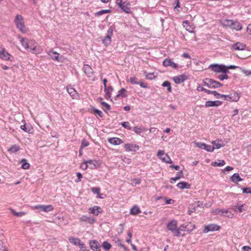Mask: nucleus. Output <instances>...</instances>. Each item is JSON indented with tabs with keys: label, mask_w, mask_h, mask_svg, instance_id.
Wrapping results in <instances>:
<instances>
[{
	"label": "nucleus",
	"mask_w": 251,
	"mask_h": 251,
	"mask_svg": "<svg viewBox=\"0 0 251 251\" xmlns=\"http://www.w3.org/2000/svg\"><path fill=\"white\" fill-rule=\"evenodd\" d=\"M177 226V221L175 220H172L168 223L167 228L173 233L174 236L179 237L181 234L180 229H178Z\"/></svg>",
	"instance_id": "f257e3e1"
},
{
	"label": "nucleus",
	"mask_w": 251,
	"mask_h": 251,
	"mask_svg": "<svg viewBox=\"0 0 251 251\" xmlns=\"http://www.w3.org/2000/svg\"><path fill=\"white\" fill-rule=\"evenodd\" d=\"M219 96H216V99L222 98L226 100H230L232 101H237L240 99V96L236 93H231L229 95H226L220 94L218 93Z\"/></svg>",
	"instance_id": "f03ea898"
},
{
	"label": "nucleus",
	"mask_w": 251,
	"mask_h": 251,
	"mask_svg": "<svg viewBox=\"0 0 251 251\" xmlns=\"http://www.w3.org/2000/svg\"><path fill=\"white\" fill-rule=\"evenodd\" d=\"M204 85L209 88H217L222 86V84L211 78H205L203 80Z\"/></svg>",
	"instance_id": "7ed1b4c3"
},
{
	"label": "nucleus",
	"mask_w": 251,
	"mask_h": 251,
	"mask_svg": "<svg viewBox=\"0 0 251 251\" xmlns=\"http://www.w3.org/2000/svg\"><path fill=\"white\" fill-rule=\"evenodd\" d=\"M225 25L236 30H240L242 28V25L239 22L236 21L227 20L225 21Z\"/></svg>",
	"instance_id": "20e7f679"
},
{
	"label": "nucleus",
	"mask_w": 251,
	"mask_h": 251,
	"mask_svg": "<svg viewBox=\"0 0 251 251\" xmlns=\"http://www.w3.org/2000/svg\"><path fill=\"white\" fill-rule=\"evenodd\" d=\"M15 23L16 24L17 28L19 29L23 33L26 32L23 18L21 15H18L16 16L15 19Z\"/></svg>",
	"instance_id": "39448f33"
},
{
	"label": "nucleus",
	"mask_w": 251,
	"mask_h": 251,
	"mask_svg": "<svg viewBox=\"0 0 251 251\" xmlns=\"http://www.w3.org/2000/svg\"><path fill=\"white\" fill-rule=\"evenodd\" d=\"M209 68H210L213 72L217 73H227L228 72L227 70L226 67L222 64H211L209 66Z\"/></svg>",
	"instance_id": "423d86ee"
},
{
	"label": "nucleus",
	"mask_w": 251,
	"mask_h": 251,
	"mask_svg": "<svg viewBox=\"0 0 251 251\" xmlns=\"http://www.w3.org/2000/svg\"><path fill=\"white\" fill-rule=\"evenodd\" d=\"M116 3L123 11L126 13H130V7L129 2L126 1L123 2V0H117Z\"/></svg>",
	"instance_id": "0eeeda50"
},
{
	"label": "nucleus",
	"mask_w": 251,
	"mask_h": 251,
	"mask_svg": "<svg viewBox=\"0 0 251 251\" xmlns=\"http://www.w3.org/2000/svg\"><path fill=\"white\" fill-rule=\"evenodd\" d=\"M83 70L88 77H89L91 80H95L96 79L94 71L90 66L87 64H85L83 66Z\"/></svg>",
	"instance_id": "6e6552de"
},
{
	"label": "nucleus",
	"mask_w": 251,
	"mask_h": 251,
	"mask_svg": "<svg viewBox=\"0 0 251 251\" xmlns=\"http://www.w3.org/2000/svg\"><path fill=\"white\" fill-rule=\"evenodd\" d=\"M36 42L34 40H29L28 42V49L30 51L35 54H38L41 52V50L39 47L37 48L36 46Z\"/></svg>",
	"instance_id": "1a4fd4ad"
},
{
	"label": "nucleus",
	"mask_w": 251,
	"mask_h": 251,
	"mask_svg": "<svg viewBox=\"0 0 251 251\" xmlns=\"http://www.w3.org/2000/svg\"><path fill=\"white\" fill-rule=\"evenodd\" d=\"M157 156L163 162L167 163H172L170 157L165 153L164 151L159 150L157 154Z\"/></svg>",
	"instance_id": "9d476101"
},
{
	"label": "nucleus",
	"mask_w": 251,
	"mask_h": 251,
	"mask_svg": "<svg viewBox=\"0 0 251 251\" xmlns=\"http://www.w3.org/2000/svg\"><path fill=\"white\" fill-rule=\"evenodd\" d=\"M220 226L216 224H212L205 226L203 232L207 233L209 231H217L219 230Z\"/></svg>",
	"instance_id": "9b49d317"
},
{
	"label": "nucleus",
	"mask_w": 251,
	"mask_h": 251,
	"mask_svg": "<svg viewBox=\"0 0 251 251\" xmlns=\"http://www.w3.org/2000/svg\"><path fill=\"white\" fill-rule=\"evenodd\" d=\"M112 35H113V29L111 28H109L107 31V35L102 40V43L106 46L109 45L111 42V36Z\"/></svg>",
	"instance_id": "f8f14e48"
},
{
	"label": "nucleus",
	"mask_w": 251,
	"mask_h": 251,
	"mask_svg": "<svg viewBox=\"0 0 251 251\" xmlns=\"http://www.w3.org/2000/svg\"><path fill=\"white\" fill-rule=\"evenodd\" d=\"M11 55L3 48H0V58L4 60H10Z\"/></svg>",
	"instance_id": "ddd939ff"
},
{
	"label": "nucleus",
	"mask_w": 251,
	"mask_h": 251,
	"mask_svg": "<svg viewBox=\"0 0 251 251\" xmlns=\"http://www.w3.org/2000/svg\"><path fill=\"white\" fill-rule=\"evenodd\" d=\"M35 209H40L42 211L45 212H50L53 210V207L52 205H36L34 207Z\"/></svg>",
	"instance_id": "4468645a"
},
{
	"label": "nucleus",
	"mask_w": 251,
	"mask_h": 251,
	"mask_svg": "<svg viewBox=\"0 0 251 251\" xmlns=\"http://www.w3.org/2000/svg\"><path fill=\"white\" fill-rule=\"evenodd\" d=\"M124 148L127 151H136L139 150V147L138 145L134 144H125Z\"/></svg>",
	"instance_id": "2eb2a0df"
},
{
	"label": "nucleus",
	"mask_w": 251,
	"mask_h": 251,
	"mask_svg": "<svg viewBox=\"0 0 251 251\" xmlns=\"http://www.w3.org/2000/svg\"><path fill=\"white\" fill-rule=\"evenodd\" d=\"M48 55L50 56V57L55 60H56L58 62L62 61V57L59 56V54L55 51H53L52 50L49 51L48 53Z\"/></svg>",
	"instance_id": "dca6fc26"
},
{
	"label": "nucleus",
	"mask_w": 251,
	"mask_h": 251,
	"mask_svg": "<svg viewBox=\"0 0 251 251\" xmlns=\"http://www.w3.org/2000/svg\"><path fill=\"white\" fill-rule=\"evenodd\" d=\"M211 143L213 145L214 149H219L226 145L225 142L221 139H217L213 141Z\"/></svg>",
	"instance_id": "f3484780"
},
{
	"label": "nucleus",
	"mask_w": 251,
	"mask_h": 251,
	"mask_svg": "<svg viewBox=\"0 0 251 251\" xmlns=\"http://www.w3.org/2000/svg\"><path fill=\"white\" fill-rule=\"evenodd\" d=\"M91 249L93 251H101L100 246L99 243L96 240H92L90 242Z\"/></svg>",
	"instance_id": "a211bd4d"
},
{
	"label": "nucleus",
	"mask_w": 251,
	"mask_h": 251,
	"mask_svg": "<svg viewBox=\"0 0 251 251\" xmlns=\"http://www.w3.org/2000/svg\"><path fill=\"white\" fill-rule=\"evenodd\" d=\"M187 79V77L186 75H180L176 76L173 77V79L174 82L176 84H179L184 82Z\"/></svg>",
	"instance_id": "6ab92c4d"
},
{
	"label": "nucleus",
	"mask_w": 251,
	"mask_h": 251,
	"mask_svg": "<svg viewBox=\"0 0 251 251\" xmlns=\"http://www.w3.org/2000/svg\"><path fill=\"white\" fill-rule=\"evenodd\" d=\"M163 65L165 67H171L174 69L177 68V65L170 59H165L163 62Z\"/></svg>",
	"instance_id": "aec40b11"
},
{
	"label": "nucleus",
	"mask_w": 251,
	"mask_h": 251,
	"mask_svg": "<svg viewBox=\"0 0 251 251\" xmlns=\"http://www.w3.org/2000/svg\"><path fill=\"white\" fill-rule=\"evenodd\" d=\"M222 104V101L219 100L207 101L205 102V106L206 107H209L211 106H218L221 105Z\"/></svg>",
	"instance_id": "412c9836"
},
{
	"label": "nucleus",
	"mask_w": 251,
	"mask_h": 251,
	"mask_svg": "<svg viewBox=\"0 0 251 251\" xmlns=\"http://www.w3.org/2000/svg\"><path fill=\"white\" fill-rule=\"evenodd\" d=\"M89 211L90 213L96 216L98 215L99 213L102 212L101 208L98 206H95L93 207L90 208Z\"/></svg>",
	"instance_id": "4be33fe9"
},
{
	"label": "nucleus",
	"mask_w": 251,
	"mask_h": 251,
	"mask_svg": "<svg viewBox=\"0 0 251 251\" xmlns=\"http://www.w3.org/2000/svg\"><path fill=\"white\" fill-rule=\"evenodd\" d=\"M86 161L88 165V167L91 169H95L98 166V163L95 160H89Z\"/></svg>",
	"instance_id": "5701e85b"
},
{
	"label": "nucleus",
	"mask_w": 251,
	"mask_h": 251,
	"mask_svg": "<svg viewBox=\"0 0 251 251\" xmlns=\"http://www.w3.org/2000/svg\"><path fill=\"white\" fill-rule=\"evenodd\" d=\"M108 141L110 144L114 145H120L123 143L122 139L115 137L109 139Z\"/></svg>",
	"instance_id": "b1692460"
},
{
	"label": "nucleus",
	"mask_w": 251,
	"mask_h": 251,
	"mask_svg": "<svg viewBox=\"0 0 251 251\" xmlns=\"http://www.w3.org/2000/svg\"><path fill=\"white\" fill-rule=\"evenodd\" d=\"M80 220L82 222H86L89 224H93L96 222L95 219L94 218L88 217L86 216H82L80 218Z\"/></svg>",
	"instance_id": "393cba45"
},
{
	"label": "nucleus",
	"mask_w": 251,
	"mask_h": 251,
	"mask_svg": "<svg viewBox=\"0 0 251 251\" xmlns=\"http://www.w3.org/2000/svg\"><path fill=\"white\" fill-rule=\"evenodd\" d=\"M18 37L20 40V42H21V44L22 45V46L25 49H28V42L29 39H27V38H22L20 35H18Z\"/></svg>",
	"instance_id": "a878e982"
},
{
	"label": "nucleus",
	"mask_w": 251,
	"mask_h": 251,
	"mask_svg": "<svg viewBox=\"0 0 251 251\" xmlns=\"http://www.w3.org/2000/svg\"><path fill=\"white\" fill-rule=\"evenodd\" d=\"M67 92L73 98H77L78 97V93L73 88H67Z\"/></svg>",
	"instance_id": "bb28decb"
},
{
	"label": "nucleus",
	"mask_w": 251,
	"mask_h": 251,
	"mask_svg": "<svg viewBox=\"0 0 251 251\" xmlns=\"http://www.w3.org/2000/svg\"><path fill=\"white\" fill-rule=\"evenodd\" d=\"M176 186L181 189H189L190 188V184L186 182H180L177 183Z\"/></svg>",
	"instance_id": "cd10ccee"
},
{
	"label": "nucleus",
	"mask_w": 251,
	"mask_h": 251,
	"mask_svg": "<svg viewBox=\"0 0 251 251\" xmlns=\"http://www.w3.org/2000/svg\"><path fill=\"white\" fill-rule=\"evenodd\" d=\"M113 88L112 86H110L104 89V91L105 92V98L106 99H110L111 97V92L113 91Z\"/></svg>",
	"instance_id": "c85d7f7f"
},
{
	"label": "nucleus",
	"mask_w": 251,
	"mask_h": 251,
	"mask_svg": "<svg viewBox=\"0 0 251 251\" xmlns=\"http://www.w3.org/2000/svg\"><path fill=\"white\" fill-rule=\"evenodd\" d=\"M69 241L71 243L75 245H78L79 246H80V244L82 243L80 242V240L78 238H76L73 237H69Z\"/></svg>",
	"instance_id": "c756f323"
},
{
	"label": "nucleus",
	"mask_w": 251,
	"mask_h": 251,
	"mask_svg": "<svg viewBox=\"0 0 251 251\" xmlns=\"http://www.w3.org/2000/svg\"><path fill=\"white\" fill-rule=\"evenodd\" d=\"M233 48L235 50H243L245 48V45L242 43H237L233 45Z\"/></svg>",
	"instance_id": "7c9ffc66"
},
{
	"label": "nucleus",
	"mask_w": 251,
	"mask_h": 251,
	"mask_svg": "<svg viewBox=\"0 0 251 251\" xmlns=\"http://www.w3.org/2000/svg\"><path fill=\"white\" fill-rule=\"evenodd\" d=\"M231 180L233 182L237 183L238 181L242 180V179L240 177L238 174L235 173L231 177Z\"/></svg>",
	"instance_id": "2f4dec72"
},
{
	"label": "nucleus",
	"mask_w": 251,
	"mask_h": 251,
	"mask_svg": "<svg viewBox=\"0 0 251 251\" xmlns=\"http://www.w3.org/2000/svg\"><path fill=\"white\" fill-rule=\"evenodd\" d=\"M183 26L185 27L186 29L190 32H193L194 28L189 25L188 22L187 21H184L182 23Z\"/></svg>",
	"instance_id": "473e14b6"
},
{
	"label": "nucleus",
	"mask_w": 251,
	"mask_h": 251,
	"mask_svg": "<svg viewBox=\"0 0 251 251\" xmlns=\"http://www.w3.org/2000/svg\"><path fill=\"white\" fill-rule=\"evenodd\" d=\"M183 176V173L182 171H181L179 172H178L176 176L175 177H172L171 178L170 182L171 183H173L175 181H176V180H178L181 178V176Z\"/></svg>",
	"instance_id": "72a5a7b5"
},
{
	"label": "nucleus",
	"mask_w": 251,
	"mask_h": 251,
	"mask_svg": "<svg viewBox=\"0 0 251 251\" xmlns=\"http://www.w3.org/2000/svg\"><path fill=\"white\" fill-rule=\"evenodd\" d=\"M140 212V209L137 206H134L130 209V214L137 215Z\"/></svg>",
	"instance_id": "f704fd0d"
},
{
	"label": "nucleus",
	"mask_w": 251,
	"mask_h": 251,
	"mask_svg": "<svg viewBox=\"0 0 251 251\" xmlns=\"http://www.w3.org/2000/svg\"><path fill=\"white\" fill-rule=\"evenodd\" d=\"M225 209H216L213 211V213L215 215H219L221 216H225Z\"/></svg>",
	"instance_id": "c9c22d12"
},
{
	"label": "nucleus",
	"mask_w": 251,
	"mask_h": 251,
	"mask_svg": "<svg viewBox=\"0 0 251 251\" xmlns=\"http://www.w3.org/2000/svg\"><path fill=\"white\" fill-rule=\"evenodd\" d=\"M20 163H22V168L23 169H27L29 168L30 165L26 162L25 159H22Z\"/></svg>",
	"instance_id": "e433bc0d"
},
{
	"label": "nucleus",
	"mask_w": 251,
	"mask_h": 251,
	"mask_svg": "<svg viewBox=\"0 0 251 251\" xmlns=\"http://www.w3.org/2000/svg\"><path fill=\"white\" fill-rule=\"evenodd\" d=\"M134 131L137 134H140L143 131L145 130V128L143 126L138 127L135 126L133 127Z\"/></svg>",
	"instance_id": "4c0bfd02"
},
{
	"label": "nucleus",
	"mask_w": 251,
	"mask_h": 251,
	"mask_svg": "<svg viewBox=\"0 0 251 251\" xmlns=\"http://www.w3.org/2000/svg\"><path fill=\"white\" fill-rule=\"evenodd\" d=\"M102 247L106 251H108L111 248V245L106 241L103 242Z\"/></svg>",
	"instance_id": "58836bf2"
},
{
	"label": "nucleus",
	"mask_w": 251,
	"mask_h": 251,
	"mask_svg": "<svg viewBox=\"0 0 251 251\" xmlns=\"http://www.w3.org/2000/svg\"><path fill=\"white\" fill-rule=\"evenodd\" d=\"M20 150V147L17 145H14L8 150L11 153H14Z\"/></svg>",
	"instance_id": "ea45409f"
},
{
	"label": "nucleus",
	"mask_w": 251,
	"mask_h": 251,
	"mask_svg": "<svg viewBox=\"0 0 251 251\" xmlns=\"http://www.w3.org/2000/svg\"><path fill=\"white\" fill-rule=\"evenodd\" d=\"M9 210L11 212L13 213L14 215L18 217H21L25 215V213L24 212H16L13 208H10Z\"/></svg>",
	"instance_id": "a19ab883"
},
{
	"label": "nucleus",
	"mask_w": 251,
	"mask_h": 251,
	"mask_svg": "<svg viewBox=\"0 0 251 251\" xmlns=\"http://www.w3.org/2000/svg\"><path fill=\"white\" fill-rule=\"evenodd\" d=\"M225 164V162L223 160H219L218 162H212V165L213 166H222Z\"/></svg>",
	"instance_id": "79ce46f5"
},
{
	"label": "nucleus",
	"mask_w": 251,
	"mask_h": 251,
	"mask_svg": "<svg viewBox=\"0 0 251 251\" xmlns=\"http://www.w3.org/2000/svg\"><path fill=\"white\" fill-rule=\"evenodd\" d=\"M126 90L125 88L121 89L119 92L118 94L116 96V97H125L126 96Z\"/></svg>",
	"instance_id": "37998d69"
},
{
	"label": "nucleus",
	"mask_w": 251,
	"mask_h": 251,
	"mask_svg": "<svg viewBox=\"0 0 251 251\" xmlns=\"http://www.w3.org/2000/svg\"><path fill=\"white\" fill-rule=\"evenodd\" d=\"M162 86L163 87H167V90L169 92H171V91H172V88H171V83L170 82H169L168 81H164L162 85Z\"/></svg>",
	"instance_id": "c03bdc74"
},
{
	"label": "nucleus",
	"mask_w": 251,
	"mask_h": 251,
	"mask_svg": "<svg viewBox=\"0 0 251 251\" xmlns=\"http://www.w3.org/2000/svg\"><path fill=\"white\" fill-rule=\"evenodd\" d=\"M188 226H189V224H187V225L183 224V225H181L179 227V228H178V229H180V231L192 230L191 229H189V227H188Z\"/></svg>",
	"instance_id": "a18cd8bd"
},
{
	"label": "nucleus",
	"mask_w": 251,
	"mask_h": 251,
	"mask_svg": "<svg viewBox=\"0 0 251 251\" xmlns=\"http://www.w3.org/2000/svg\"><path fill=\"white\" fill-rule=\"evenodd\" d=\"M218 78L222 81L224 79H227L228 78V75H227L226 73H222V74L219 75L218 76Z\"/></svg>",
	"instance_id": "49530a36"
},
{
	"label": "nucleus",
	"mask_w": 251,
	"mask_h": 251,
	"mask_svg": "<svg viewBox=\"0 0 251 251\" xmlns=\"http://www.w3.org/2000/svg\"><path fill=\"white\" fill-rule=\"evenodd\" d=\"M110 12V10L106 9V10H100L98 12H97L95 15L97 16H100L102 14H105V13H108Z\"/></svg>",
	"instance_id": "de8ad7c7"
},
{
	"label": "nucleus",
	"mask_w": 251,
	"mask_h": 251,
	"mask_svg": "<svg viewBox=\"0 0 251 251\" xmlns=\"http://www.w3.org/2000/svg\"><path fill=\"white\" fill-rule=\"evenodd\" d=\"M122 126L128 130H130L131 129V127L129 125V123L128 122H124L122 123Z\"/></svg>",
	"instance_id": "09e8293b"
},
{
	"label": "nucleus",
	"mask_w": 251,
	"mask_h": 251,
	"mask_svg": "<svg viewBox=\"0 0 251 251\" xmlns=\"http://www.w3.org/2000/svg\"><path fill=\"white\" fill-rule=\"evenodd\" d=\"M205 92L206 93L208 94H213L214 95L215 98H216V96H219L218 95L217 92L216 91H211L209 90L205 89Z\"/></svg>",
	"instance_id": "8fccbe9b"
},
{
	"label": "nucleus",
	"mask_w": 251,
	"mask_h": 251,
	"mask_svg": "<svg viewBox=\"0 0 251 251\" xmlns=\"http://www.w3.org/2000/svg\"><path fill=\"white\" fill-rule=\"evenodd\" d=\"M225 217H227L230 218H231L233 217L234 214L231 211H229L228 210H225Z\"/></svg>",
	"instance_id": "3c124183"
},
{
	"label": "nucleus",
	"mask_w": 251,
	"mask_h": 251,
	"mask_svg": "<svg viewBox=\"0 0 251 251\" xmlns=\"http://www.w3.org/2000/svg\"><path fill=\"white\" fill-rule=\"evenodd\" d=\"M204 150L212 152L214 151V146H212L211 145H208L205 144V147Z\"/></svg>",
	"instance_id": "603ef678"
},
{
	"label": "nucleus",
	"mask_w": 251,
	"mask_h": 251,
	"mask_svg": "<svg viewBox=\"0 0 251 251\" xmlns=\"http://www.w3.org/2000/svg\"><path fill=\"white\" fill-rule=\"evenodd\" d=\"M243 205H241L239 206H235L233 208V209L235 211H236L237 210H238L240 212H242L245 210V209L243 208Z\"/></svg>",
	"instance_id": "864d4df0"
},
{
	"label": "nucleus",
	"mask_w": 251,
	"mask_h": 251,
	"mask_svg": "<svg viewBox=\"0 0 251 251\" xmlns=\"http://www.w3.org/2000/svg\"><path fill=\"white\" fill-rule=\"evenodd\" d=\"M129 81L132 84H138V81L137 78L135 77H130L129 79Z\"/></svg>",
	"instance_id": "5fc2aeb1"
},
{
	"label": "nucleus",
	"mask_w": 251,
	"mask_h": 251,
	"mask_svg": "<svg viewBox=\"0 0 251 251\" xmlns=\"http://www.w3.org/2000/svg\"><path fill=\"white\" fill-rule=\"evenodd\" d=\"M89 142L85 139H83L82 140L81 148H84L89 146Z\"/></svg>",
	"instance_id": "6e6d98bb"
},
{
	"label": "nucleus",
	"mask_w": 251,
	"mask_h": 251,
	"mask_svg": "<svg viewBox=\"0 0 251 251\" xmlns=\"http://www.w3.org/2000/svg\"><path fill=\"white\" fill-rule=\"evenodd\" d=\"M101 105L106 108V110H109L110 109V106L107 103L104 101H100Z\"/></svg>",
	"instance_id": "4d7b16f0"
},
{
	"label": "nucleus",
	"mask_w": 251,
	"mask_h": 251,
	"mask_svg": "<svg viewBox=\"0 0 251 251\" xmlns=\"http://www.w3.org/2000/svg\"><path fill=\"white\" fill-rule=\"evenodd\" d=\"M88 168V165L87 164V161H84L83 162V163H82L81 165H80V168L82 169V170H86L87 168Z\"/></svg>",
	"instance_id": "13d9d810"
},
{
	"label": "nucleus",
	"mask_w": 251,
	"mask_h": 251,
	"mask_svg": "<svg viewBox=\"0 0 251 251\" xmlns=\"http://www.w3.org/2000/svg\"><path fill=\"white\" fill-rule=\"evenodd\" d=\"M146 77L148 79H152L155 78V75L153 73H148L146 75Z\"/></svg>",
	"instance_id": "bf43d9fd"
},
{
	"label": "nucleus",
	"mask_w": 251,
	"mask_h": 251,
	"mask_svg": "<svg viewBox=\"0 0 251 251\" xmlns=\"http://www.w3.org/2000/svg\"><path fill=\"white\" fill-rule=\"evenodd\" d=\"M79 247V251H89V250L86 249L85 244L83 243L81 244H80Z\"/></svg>",
	"instance_id": "052dcab7"
},
{
	"label": "nucleus",
	"mask_w": 251,
	"mask_h": 251,
	"mask_svg": "<svg viewBox=\"0 0 251 251\" xmlns=\"http://www.w3.org/2000/svg\"><path fill=\"white\" fill-rule=\"evenodd\" d=\"M76 176L78 177L77 179L75 180V182L77 183L81 181V179L82 178V175L80 173H77Z\"/></svg>",
	"instance_id": "680f3d73"
},
{
	"label": "nucleus",
	"mask_w": 251,
	"mask_h": 251,
	"mask_svg": "<svg viewBox=\"0 0 251 251\" xmlns=\"http://www.w3.org/2000/svg\"><path fill=\"white\" fill-rule=\"evenodd\" d=\"M124 229V225L121 224L119 225V228H118V232L119 233H122Z\"/></svg>",
	"instance_id": "e2e57ef3"
},
{
	"label": "nucleus",
	"mask_w": 251,
	"mask_h": 251,
	"mask_svg": "<svg viewBox=\"0 0 251 251\" xmlns=\"http://www.w3.org/2000/svg\"><path fill=\"white\" fill-rule=\"evenodd\" d=\"M93 110L94 111L98 114V115L100 117H103V113H102V112L97 109H96V108H94L93 109Z\"/></svg>",
	"instance_id": "0e129e2a"
},
{
	"label": "nucleus",
	"mask_w": 251,
	"mask_h": 251,
	"mask_svg": "<svg viewBox=\"0 0 251 251\" xmlns=\"http://www.w3.org/2000/svg\"><path fill=\"white\" fill-rule=\"evenodd\" d=\"M197 147H199V148L204 149H205V144L202 143H197L196 144Z\"/></svg>",
	"instance_id": "69168bd1"
},
{
	"label": "nucleus",
	"mask_w": 251,
	"mask_h": 251,
	"mask_svg": "<svg viewBox=\"0 0 251 251\" xmlns=\"http://www.w3.org/2000/svg\"><path fill=\"white\" fill-rule=\"evenodd\" d=\"M242 190L244 193L251 194V188H244Z\"/></svg>",
	"instance_id": "338daca9"
},
{
	"label": "nucleus",
	"mask_w": 251,
	"mask_h": 251,
	"mask_svg": "<svg viewBox=\"0 0 251 251\" xmlns=\"http://www.w3.org/2000/svg\"><path fill=\"white\" fill-rule=\"evenodd\" d=\"M92 191L94 193V194H100V188H92Z\"/></svg>",
	"instance_id": "774afa93"
}]
</instances>
